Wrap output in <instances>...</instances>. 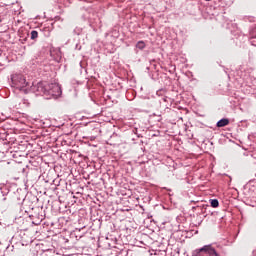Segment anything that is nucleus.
<instances>
[{"label": "nucleus", "mask_w": 256, "mask_h": 256, "mask_svg": "<svg viewBox=\"0 0 256 256\" xmlns=\"http://www.w3.org/2000/svg\"><path fill=\"white\" fill-rule=\"evenodd\" d=\"M27 85H29V83L23 74L16 73L11 75V87H14V89H18L19 91H24V93H27V89H25Z\"/></svg>", "instance_id": "nucleus-1"}, {"label": "nucleus", "mask_w": 256, "mask_h": 256, "mask_svg": "<svg viewBox=\"0 0 256 256\" xmlns=\"http://www.w3.org/2000/svg\"><path fill=\"white\" fill-rule=\"evenodd\" d=\"M192 256H221L212 245H205L202 248L196 249L192 252Z\"/></svg>", "instance_id": "nucleus-2"}, {"label": "nucleus", "mask_w": 256, "mask_h": 256, "mask_svg": "<svg viewBox=\"0 0 256 256\" xmlns=\"http://www.w3.org/2000/svg\"><path fill=\"white\" fill-rule=\"evenodd\" d=\"M61 86L57 83L47 84L46 95H51L52 97H61Z\"/></svg>", "instance_id": "nucleus-3"}, {"label": "nucleus", "mask_w": 256, "mask_h": 256, "mask_svg": "<svg viewBox=\"0 0 256 256\" xmlns=\"http://www.w3.org/2000/svg\"><path fill=\"white\" fill-rule=\"evenodd\" d=\"M32 91L36 93V95H47V84L39 82L32 86Z\"/></svg>", "instance_id": "nucleus-4"}, {"label": "nucleus", "mask_w": 256, "mask_h": 256, "mask_svg": "<svg viewBox=\"0 0 256 256\" xmlns=\"http://www.w3.org/2000/svg\"><path fill=\"white\" fill-rule=\"evenodd\" d=\"M227 125H229V119L228 118H222L216 124V126L220 127V128L221 127H227Z\"/></svg>", "instance_id": "nucleus-5"}, {"label": "nucleus", "mask_w": 256, "mask_h": 256, "mask_svg": "<svg viewBox=\"0 0 256 256\" xmlns=\"http://www.w3.org/2000/svg\"><path fill=\"white\" fill-rule=\"evenodd\" d=\"M41 221H43V216L37 217L35 215H32L33 225H41Z\"/></svg>", "instance_id": "nucleus-6"}, {"label": "nucleus", "mask_w": 256, "mask_h": 256, "mask_svg": "<svg viewBox=\"0 0 256 256\" xmlns=\"http://www.w3.org/2000/svg\"><path fill=\"white\" fill-rule=\"evenodd\" d=\"M145 47H146V44L144 41H138L136 44V48L140 49V51H143V49H145Z\"/></svg>", "instance_id": "nucleus-7"}, {"label": "nucleus", "mask_w": 256, "mask_h": 256, "mask_svg": "<svg viewBox=\"0 0 256 256\" xmlns=\"http://www.w3.org/2000/svg\"><path fill=\"white\" fill-rule=\"evenodd\" d=\"M210 205H211V207L216 209V207H219V200H217V199H210Z\"/></svg>", "instance_id": "nucleus-8"}, {"label": "nucleus", "mask_w": 256, "mask_h": 256, "mask_svg": "<svg viewBox=\"0 0 256 256\" xmlns=\"http://www.w3.org/2000/svg\"><path fill=\"white\" fill-rule=\"evenodd\" d=\"M37 37H39V32H37V30H33L31 32V39L35 40V39H37Z\"/></svg>", "instance_id": "nucleus-9"}, {"label": "nucleus", "mask_w": 256, "mask_h": 256, "mask_svg": "<svg viewBox=\"0 0 256 256\" xmlns=\"http://www.w3.org/2000/svg\"><path fill=\"white\" fill-rule=\"evenodd\" d=\"M250 37L251 39H256V27L251 29Z\"/></svg>", "instance_id": "nucleus-10"}, {"label": "nucleus", "mask_w": 256, "mask_h": 256, "mask_svg": "<svg viewBox=\"0 0 256 256\" xmlns=\"http://www.w3.org/2000/svg\"><path fill=\"white\" fill-rule=\"evenodd\" d=\"M4 143H6V144H7V143H11V141H9V134L6 135V137H5V142H4Z\"/></svg>", "instance_id": "nucleus-11"}]
</instances>
